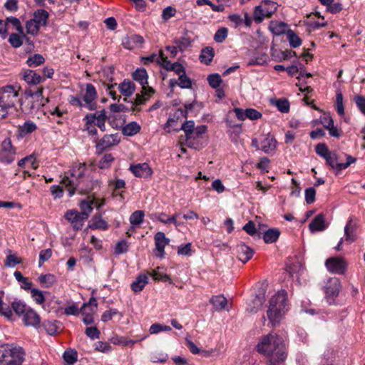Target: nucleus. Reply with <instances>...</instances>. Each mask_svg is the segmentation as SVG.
I'll return each mask as SVG.
<instances>
[{"label":"nucleus","instance_id":"1","mask_svg":"<svg viewBox=\"0 0 365 365\" xmlns=\"http://www.w3.org/2000/svg\"><path fill=\"white\" fill-rule=\"evenodd\" d=\"M257 350L268 358L267 365H280L287 356L284 340L277 334L269 333L262 336Z\"/></svg>","mask_w":365,"mask_h":365},{"label":"nucleus","instance_id":"2","mask_svg":"<svg viewBox=\"0 0 365 365\" xmlns=\"http://www.w3.org/2000/svg\"><path fill=\"white\" fill-rule=\"evenodd\" d=\"M287 311V292L281 289L272 296L269 300L267 316L271 326H278Z\"/></svg>","mask_w":365,"mask_h":365},{"label":"nucleus","instance_id":"3","mask_svg":"<svg viewBox=\"0 0 365 365\" xmlns=\"http://www.w3.org/2000/svg\"><path fill=\"white\" fill-rule=\"evenodd\" d=\"M86 169L85 163L76 164L61 180V183L69 187L68 191L70 197L75 194L76 190L82 182L85 176Z\"/></svg>","mask_w":365,"mask_h":365},{"label":"nucleus","instance_id":"4","mask_svg":"<svg viewBox=\"0 0 365 365\" xmlns=\"http://www.w3.org/2000/svg\"><path fill=\"white\" fill-rule=\"evenodd\" d=\"M25 353L21 347L7 349L0 346V365H21Z\"/></svg>","mask_w":365,"mask_h":365},{"label":"nucleus","instance_id":"5","mask_svg":"<svg viewBox=\"0 0 365 365\" xmlns=\"http://www.w3.org/2000/svg\"><path fill=\"white\" fill-rule=\"evenodd\" d=\"M279 5L271 0H262L260 5L256 6L253 11V19L260 24L264 18H271L277 11Z\"/></svg>","mask_w":365,"mask_h":365},{"label":"nucleus","instance_id":"6","mask_svg":"<svg viewBox=\"0 0 365 365\" xmlns=\"http://www.w3.org/2000/svg\"><path fill=\"white\" fill-rule=\"evenodd\" d=\"M315 152L322 158L326 160L327 164L330 166L332 169L341 171V169L339 165V156L336 150H329L327 145L321 143L316 145Z\"/></svg>","mask_w":365,"mask_h":365},{"label":"nucleus","instance_id":"7","mask_svg":"<svg viewBox=\"0 0 365 365\" xmlns=\"http://www.w3.org/2000/svg\"><path fill=\"white\" fill-rule=\"evenodd\" d=\"M207 131L206 125L197 126L195 130L192 131L189 135L184 138L185 144L190 148L195 150L202 149L204 145L202 142V135Z\"/></svg>","mask_w":365,"mask_h":365},{"label":"nucleus","instance_id":"8","mask_svg":"<svg viewBox=\"0 0 365 365\" xmlns=\"http://www.w3.org/2000/svg\"><path fill=\"white\" fill-rule=\"evenodd\" d=\"M16 151L12 146L9 138H6L1 143L0 150V162L2 163L10 164L14 160Z\"/></svg>","mask_w":365,"mask_h":365},{"label":"nucleus","instance_id":"9","mask_svg":"<svg viewBox=\"0 0 365 365\" xmlns=\"http://www.w3.org/2000/svg\"><path fill=\"white\" fill-rule=\"evenodd\" d=\"M64 217L71 222L73 228L76 230H81L83 225L84 221L86 220V213L79 212L75 210L67 211Z\"/></svg>","mask_w":365,"mask_h":365},{"label":"nucleus","instance_id":"10","mask_svg":"<svg viewBox=\"0 0 365 365\" xmlns=\"http://www.w3.org/2000/svg\"><path fill=\"white\" fill-rule=\"evenodd\" d=\"M120 140V139L118 133L105 135L97 142L96 145V151L98 153H101L110 147L118 145Z\"/></svg>","mask_w":365,"mask_h":365},{"label":"nucleus","instance_id":"11","mask_svg":"<svg viewBox=\"0 0 365 365\" xmlns=\"http://www.w3.org/2000/svg\"><path fill=\"white\" fill-rule=\"evenodd\" d=\"M325 265L329 272L342 274L346 269V263L341 257H330L326 260Z\"/></svg>","mask_w":365,"mask_h":365},{"label":"nucleus","instance_id":"12","mask_svg":"<svg viewBox=\"0 0 365 365\" xmlns=\"http://www.w3.org/2000/svg\"><path fill=\"white\" fill-rule=\"evenodd\" d=\"M97 98V92L94 86L91 83L86 84V93L83 100L85 102L86 108L89 110H94L97 108L95 99Z\"/></svg>","mask_w":365,"mask_h":365},{"label":"nucleus","instance_id":"13","mask_svg":"<svg viewBox=\"0 0 365 365\" xmlns=\"http://www.w3.org/2000/svg\"><path fill=\"white\" fill-rule=\"evenodd\" d=\"M26 94L36 101V103L32 102L31 109H38L40 106H43L48 102V98H43V88L41 87L38 88L35 91L31 90L26 91Z\"/></svg>","mask_w":365,"mask_h":365},{"label":"nucleus","instance_id":"14","mask_svg":"<svg viewBox=\"0 0 365 365\" xmlns=\"http://www.w3.org/2000/svg\"><path fill=\"white\" fill-rule=\"evenodd\" d=\"M144 43L143 36L138 34H132L130 36H125L122 38L123 46L129 50L141 47Z\"/></svg>","mask_w":365,"mask_h":365},{"label":"nucleus","instance_id":"15","mask_svg":"<svg viewBox=\"0 0 365 365\" xmlns=\"http://www.w3.org/2000/svg\"><path fill=\"white\" fill-rule=\"evenodd\" d=\"M237 257L244 264L248 262L254 255V250L243 242L236 246Z\"/></svg>","mask_w":365,"mask_h":365},{"label":"nucleus","instance_id":"16","mask_svg":"<svg viewBox=\"0 0 365 365\" xmlns=\"http://www.w3.org/2000/svg\"><path fill=\"white\" fill-rule=\"evenodd\" d=\"M130 170L138 178H147L151 176L153 173L152 169L149 167L148 164L145 163L131 165L130 166Z\"/></svg>","mask_w":365,"mask_h":365},{"label":"nucleus","instance_id":"17","mask_svg":"<svg viewBox=\"0 0 365 365\" xmlns=\"http://www.w3.org/2000/svg\"><path fill=\"white\" fill-rule=\"evenodd\" d=\"M153 93L154 90L151 87H148L145 90L143 89L141 94L137 93L135 101H131L130 103L133 105V108H139L138 106L145 104Z\"/></svg>","mask_w":365,"mask_h":365},{"label":"nucleus","instance_id":"18","mask_svg":"<svg viewBox=\"0 0 365 365\" xmlns=\"http://www.w3.org/2000/svg\"><path fill=\"white\" fill-rule=\"evenodd\" d=\"M154 240L155 249L160 253L159 256L162 257L165 254V247L169 244L170 239L166 237L164 232H158L154 236Z\"/></svg>","mask_w":365,"mask_h":365},{"label":"nucleus","instance_id":"19","mask_svg":"<svg viewBox=\"0 0 365 365\" xmlns=\"http://www.w3.org/2000/svg\"><path fill=\"white\" fill-rule=\"evenodd\" d=\"M22 317L23 322L26 326L36 327L40 324L41 319L39 315L31 308H30Z\"/></svg>","mask_w":365,"mask_h":365},{"label":"nucleus","instance_id":"20","mask_svg":"<svg viewBox=\"0 0 365 365\" xmlns=\"http://www.w3.org/2000/svg\"><path fill=\"white\" fill-rule=\"evenodd\" d=\"M340 287V282L337 278H332L329 279L324 287L327 297H336L339 293Z\"/></svg>","mask_w":365,"mask_h":365},{"label":"nucleus","instance_id":"21","mask_svg":"<svg viewBox=\"0 0 365 365\" xmlns=\"http://www.w3.org/2000/svg\"><path fill=\"white\" fill-rule=\"evenodd\" d=\"M309 230L312 232L323 231L327 228L324 220V215L320 213L314 217L309 225Z\"/></svg>","mask_w":365,"mask_h":365},{"label":"nucleus","instance_id":"22","mask_svg":"<svg viewBox=\"0 0 365 365\" xmlns=\"http://www.w3.org/2000/svg\"><path fill=\"white\" fill-rule=\"evenodd\" d=\"M133 79L138 82L143 90L148 88V73L145 68H138L132 73Z\"/></svg>","mask_w":365,"mask_h":365},{"label":"nucleus","instance_id":"23","mask_svg":"<svg viewBox=\"0 0 365 365\" xmlns=\"http://www.w3.org/2000/svg\"><path fill=\"white\" fill-rule=\"evenodd\" d=\"M276 147L277 140L270 133L266 135L264 140L261 142V150L266 153L274 151Z\"/></svg>","mask_w":365,"mask_h":365},{"label":"nucleus","instance_id":"24","mask_svg":"<svg viewBox=\"0 0 365 365\" xmlns=\"http://www.w3.org/2000/svg\"><path fill=\"white\" fill-rule=\"evenodd\" d=\"M148 283V276L146 274H140L136 277L135 280L132 282L130 287L134 292H140Z\"/></svg>","mask_w":365,"mask_h":365},{"label":"nucleus","instance_id":"25","mask_svg":"<svg viewBox=\"0 0 365 365\" xmlns=\"http://www.w3.org/2000/svg\"><path fill=\"white\" fill-rule=\"evenodd\" d=\"M195 128H195V123L193 120H187L182 124L180 128H174V131L178 132L180 130H183L185 132V135L181 136L180 138V143L184 144V138L192 133V131L195 130Z\"/></svg>","mask_w":365,"mask_h":365},{"label":"nucleus","instance_id":"26","mask_svg":"<svg viewBox=\"0 0 365 365\" xmlns=\"http://www.w3.org/2000/svg\"><path fill=\"white\" fill-rule=\"evenodd\" d=\"M118 88L124 96L128 97L133 94L135 87V84L132 81L129 80H124L119 84Z\"/></svg>","mask_w":365,"mask_h":365},{"label":"nucleus","instance_id":"27","mask_svg":"<svg viewBox=\"0 0 365 365\" xmlns=\"http://www.w3.org/2000/svg\"><path fill=\"white\" fill-rule=\"evenodd\" d=\"M344 232L346 235V241L351 243L356 240V225L353 222L352 220H349L347 222L344 227Z\"/></svg>","mask_w":365,"mask_h":365},{"label":"nucleus","instance_id":"28","mask_svg":"<svg viewBox=\"0 0 365 365\" xmlns=\"http://www.w3.org/2000/svg\"><path fill=\"white\" fill-rule=\"evenodd\" d=\"M24 40H29L24 32H23V34L12 33L10 34L8 41L14 48H19Z\"/></svg>","mask_w":365,"mask_h":365},{"label":"nucleus","instance_id":"29","mask_svg":"<svg viewBox=\"0 0 365 365\" xmlns=\"http://www.w3.org/2000/svg\"><path fill=\"white\" fill-rule=\"evenodd\" d=\"M42 77L34 71L26 70L24 73V80L29 84L37 85L42 81Z\"/></svg>","mask_w":365,"mask_h":365},{"label":"nucleus","instance_id":"30","mask_svg":"<svg viewBox=\"0 0 365 365\" xmlns=\"http://www.w3.org/2000/svg\"><path fill=\"white\" fill-rule=\"evenodd\" d=\"M280 235V230L277 228H270L264 232L263 239L265 243L275 242Z\"/></svg>","mask_w":365,"mask_h":365},{"label":"nucleus","instance_id":"31","mask_svg":"<svg viewBox=\"0 0 365 365\" xmlns=\"http://www.w3.org/2000/svg\"><path fill=\"white\" fill-rule=\"evenodd\" d=\"M173 43L176 44V46L178 47L179 51L183 52L187 48L191 46L192 40L190 37L187 36V34H185L179 38L174 39Z\"/></svg>","mask_w":365,"mask_h":365},{"label":"nucleus","instance_id":"32","mask_svg":"<svg viewBox=\"0 0 365 365\" xmlns=\"http://www.w3.org/2000/svg\"><path fill=\"white\" fill-rule=\"evenodd\" d=\"M214 55L215 51L213 48L207 46L202 49L200 55V60L202 63H205L206 65H208L212 61Z\"/></svg>","mask_w":365,"mask_h":365},{"label":"nucleus","instance_id":"33","mask_svg":"<svg viewBox=\"0 0 365 365\" xmlns=\"http://www.w3.org/2000/svg\"><path fill=\"white\" fill-rule=\"evenodd\" d=\"M140 125L135 121H132L126 124L122 129L123 135L127 136H132L140 130Z\"/></svg>","mask_w":365,"mask_h":365},{"label":"nucleus","instance_id":"34","mask_svg":"<svg viewBox=\"0 0 365 365\" xmlns=\"http://www.w3.org/2000/svg\"><path fill=\"white\" fill-rule=\"evenodd\" d=\"M59 324L60 322L56 320H45L42 323V326L49 335H54L58 332Z\"/></svg>","mask_w":365,"mask_h":365},{"label":"nucleus","instance_id":"35","mask_svg":"<svg viewBox=\"0 0 365 365\" xmlns=\"http://www.w3.org/2000/svg\"><path fill=\"white\" fill-rule=\"evenodd\" d=\"M48 13L44 9H38L34 13V20L40 26H46L48 19Z\"/></svg>","mask_w":365,"mask_h":365},{"label":"nucleus","instance_id":"36","mask_svg":"<svg viewBox=\"0 0 365 365\" xmlns=\"http://www.w3.org/2000/svg\"><path fill=\"white\" fill-rule=\"evenodd\" d=\"M12 309L19 316H23L30 309L27 305L21 300H14L11 303Z\"/></svg>","mask_w":365,"mask_h":365},{"label":"nucleus","instance_id":"37","mask_svg":"<svg viewBox=\"0 0 365 365\" xmlns=\"http://www.w3.org/2000/svg\"><path fill=\"white\" fill-rule=\"evenodd\" d=\"M287 27V24L282 21H272L269 25V29L274 35L277 36L284 34Z\"/></svg>","mask_w":365,"mask_h":365},{"label":"nucleus","instance_id":"38","mask_svg":"<svg viewBox=\"0 0 365 365\" xmlns=\"http://www.w3.org/2000/svg\"><path fill=\"white\" fill-rule=\"evenodd\" d=\"M38 281L43 287L49 288L56 282V277L51 274H41L38 277Z\"/></svg>","mask_w":365,"mask_h":365},{"label":"nucleus","instance_id":"39","mask_svg":"<svg viewBox=\"0 0 365 365\" xmlns=\"http://www.w3.org/2000/svg\"><path fill=\"white\" fill-rule=\"evenodd\" d=\"M210 302L215 307L216 309L222 310L225 309L227 304V300L223 296H215L210 299Z\"/></svg>","mask_w":365,"mask_h":365},{"label":"nucleus","instance_id":"40","mask_svg":"<svg viewBox=\"0 0 365 365\" xmlns=\"http://www.w3.org/2000/svg\"><path fill=\"white\" fill-rule=\"evenodd\" d=\"M89 227L91 229L106 230L108 228L107 222L101 216H94L92 217Z\"/></svg>","mask_w":365,"mask_h":365},{"label":"nucleus","instance_id":"41","mask_svg":"<svg viewBox=\"0 0 365 365\" xmlns=\"http://www.w3.org/2000/svg\"><path fill=\"white\" fill-rule=\"evenodd\" d=\"M287 38L289 41V45L292 48H297L302 44L301 38L296 34L292 29H288L287 31Z\"/></svg>","mask_w":365,"mask_h":365},{"label":"nucleus","instance_id":"42","mask_svg":"<svg viewBox=\"0 0 365 365\" xmlns=\"http://www.w3.org/2000/svg\"><path fill=\"white\" fill-rule=\"evenodd\" d=\"M197 103L195 101L190 103H185L184 106L185 109L178 108L175 112V116L177 119H180L181 117L187 118L188 112L192 110L194 108L195 105Z\"/></svg>","mask_w":365,"mask_h":365},{"label":"nucleus","instance_id":"43","mask_svg":"<svg viewBox=\"0 0 365 365\" xmlns=\"http://www.w3.org/2000/svg\"><path fill=\"white\" fill-rule=\"evenodd\" d=\"M14 276L19 282L21 283V289H24V290H30L31 289L33 284L32 282H30L28 278L24 277L20 272H14Z\"/></svg>","mask_w":365,"mask_h":365},{"label":"nucleus","instance_id":"44","mask_svg":"<svg viewBox=\"0 0 365 365\" xmlns=\"http://www.w3.org/2000/svg\"><path fill=\"white\" fill-rule=\"evenodd\" d=\"M109 108L111 112L113 113H118V112H129V111H136L140 112L141 110L140 108H135L132 106L130 108L125 106L123 104H117V103H113L110 105Z\"/></svg>","mask_w":365,"mask_h":365},{"label":"nucleus","instance_id":"45","mask_svg":"<svg viewBox=\"0 0 365 365\" xmlns=\"http://www.w3.org/2000/svg\"><path fill=\"white\" fill-rule=\"evenodd\" d=\"M40 25L33 19L29 20L26 23V29L28 34L36 36L39 31Z\"/></svg>","mask_w":365,"mask_h":365},{"label":"nucleus","instance_id":"46","mask_svg":"<svg viewBox=\"0 0 365 365\" xmlns=\"http://www.w3.org/2000/svg\"><path fill=\"white\" fill-rule=\"evenodd\" d=\"M36 128V125L34 122L27 120L22 126H20L19 131L21 135H25L33 133Z\"/></svg>","mask_w":365,"mask_h":365},{"label":"nucleus","instance_id":"47","mask_svg":"<svg viewBox=\"0 0 365 365\" xmlns=\"http://www.w3.org/2000/svg\"><path fill=\"white\" fill-rule=\"evenodd\" d=\"M45 59L41 54H34L33 56H30L27 59V64L30 67H36L44 62Z\"/></svg>","mask_w":365,"mask_h":365},{"label":"nucleus","instance_id":"48","mask_svg":"<svg viewBox=\"0 0 365 365\" xmlns=\"http://www.w3.org/2000/svg\"><path fill=\"white\" fill-rule=\"evenodd\" d=\"M264 302V292H262L260 294H256L255 299L253 300V303L255 305L254 307L251 308L250 312L256 313L259 309L262 306Z\"/></svg>","mask_w":365,"mask_h":365},{"label":"nucleus","instance_id":"49","mask_svg":"<svg viewBox=\"0 0 365 365\" xmlns=\"http://www.w3.org/2000/svg\"><path fill=\"white\" fill-rule=\"evenodd\" d=\"M207 80L209 85L213 88H218L222 82L221 76L218 73L210 74L207 76Z\"/></svg>","mask_w":365,"mask_h":365},{"label":"nucleus","instance_id":"50","mask_svg":"<svg viewBox=\"0 0 365 365\" xmlns=\"http://www.w3.org/2000/svg\"><path fill=\"white\" fill-rule=\"evenodd\" d=\"M158 63L160 64L167 71H170L173 67V63L165 56L163 52L160 51L158 58Z\"/></svg>","mask_w":365,"mask_h":365},{"label":"nucleus","instance_id":"51","mask_svg":"<svg viewBox=\"0 0 365 365\" xmlns=\"http://www.w3.org/2000/svg\"><path fill=\"white\" fill-rule=\"evenodd\" d=\"M98 114L96 116V125L100 128L101 130H106V120L107 119V115L106 114L105 110H102L101 111H98Z\"/></svg>","mask_w":365,"mask_h":365},{"label":"nucleus","instance_id":"52","mask_svg":"<svg viewBox=\"0 0 365 365\" xmlns=\"http://www.w3.org/2000/svg\"><path fill=\"white\" fill-rule=\"evenodd\" d=\"M6 25L11 24L19 34H23L24 28L21 24L20 20L14 16H9L6 19Z\"/></svg>","mask_w":365,"mask_h":365},{"label":"nucleus","instance_id":"53","mask_svg":"<svg viewBox=\"0 0 365 365\" xmlns=\"http://www.w3.org/2000/svg\"><path fill=\"white\" fill-rule=\"evenodd\" d=\"M144 212L142 210H137L133 212L130 217V222L133 225H140L143 220Z\"/></svg>","mask_w":365,"mask_h":365},{"label":"nucleus","instance_id":"54","mask_svg":"<svg viewBox=\"0 0 365 365\" xmlns=\"http://www.w3.org/2000/svg\"><path fill=\"white\" fill-rule=\"evenodd\" d=\"M63 357L67 364L73 365L77 361V352L73 350H66Z\"/></svg>","mask_w":365,"mask_h":365},{"label":"nucleus","instance_id":"55","mask_svg":"<svg viewBox=\"0 0 365 365\" xmlns=\"http://www.w3.org/2000/svg\"><path fill=\"white\" fill-rule=\"evenodd\" d=\"M31 295L34 298V300L38 304H42L45 302V297L43 292L38 289H31Z\"/></svg>","mask_w":365,"mask_h":365},{"label":"nucleus","instance_id":"56","mask_svg":"<svg viewBox=\"0 0 365 365\" xmlns=\"http://www.w3.org/2000/svg\"><path fill=\"white\" fill-rule=\"evenodd\" d=\"M312 16V14H309L307 16V19L304 21V24L307 26L310 29H318L321 27H324L327 26V22L319 23L317 21L309 22V19Z\"/></svg>","mask_w":365,"mask_h":365},{"label":"nucleus","instance_id":"57","mask_svg":"<svg viewBox=\"0 0 365 365\" xmlns=\"http://www.w3.org/2000/svg\"><path fill=\"white\" fill-rule=\"evenodd\" d=\"M114 158L111 154H105L103 158L98 162V167L101 169H105L110 165V163L113 161Z\"/></svg>","mask_w":365,"mask_h":365},{"label":"nucleus","instance_id":"58","mask_svg":"<svg viewBox=\"0 0 365 365\" xmlns=\"http://www.w3.org/2000/svg\"><path fill=\"white\" fill-rule=\"evenodd\" d=\"M178 86L182 88H192V82L190 78L186 75V73H182L179 76Z\"/></svg>","mask_w":365,"mask_h":365},{"label":"nucleus","instance_id":"59","mask_svg":"<svg viewBox=\"0 0 365 365\" xmlns=\"http://www.w3.org/2000/svg\"><path fill=\"white\" fill-rule=\"evenodd\" d=\"M227 34H228V30L227 28H225V27L220 28L216 31V33L214 36V40L217 43H222L227 38Z\"/></svg>","mask_w":365,"mask_h":365},{"label":"nucleus","instance_id":"60","mask_svg":"<svg viewBox=\"0 0 365 365\" xmlns=\"http://www.w3.org/2000/svg\"><path fill=\"white\" fill-rule=\"evenodd\" d=\"M275 106L282 113H288L289 110V103L287 99H277L275 101Z\"/></svg>","mask_w":365,"mask_h":365},{"label":"nucleus","instance_id":"61","mask_svg":"<svg viewBox=\"0 0 365 365\" xmlns=\"http://www.w3.org/2000/svg\"><path fill=\"white\" fill-rule=\"evenodd\" d=\"M21 258L17 257L15 255H9L6 257L4 264L7 267H14L16 264L21 263Z\"/></svg>","mask_w":365,"mask_h":365},{"label":"nucleus","instance_id":"62","mask_svg":"<svg viewBox=\"0 0 365 365\" xmlns=\"http://www.w3.org/2000/svg\"><path fill=\"white\" fill-rule=\"evenodd\" d=\"M151 276L155 281L168 282L170 283L172 282L171 278L170 277L169 275L161 273L158 270H154L152 272Z\"/></svg>","mask_w":365,"mask_h":365},{"label":"nucleus","instance_id":"63","mask_svg":"<svg viewBox=\"0 0 365 365\" xmlns=\"http://www.w3.org/2000/svg\"><path fill=\"white\" fill-rule=\"evenodd\" d=\"M128 250V243L125 240L119 241L115 248V254L120 255L127 252Z\"/></svg>","mask_w":365,"mask_h":365},{"label":"nucleus","instance_id":"64","mask_svg":"<svg viewBox=\"0 0 365 365\" xmlns=\"http://www.w3.org/2000/svg\"><path fill=\"white\" fill-rule=\"evenodd\" d=\"M0 314L8 319H11L13 313L9 306L5 304L0 298Z\"/></svg>","mask_w":365,"mask_h":365}]
</instances>
